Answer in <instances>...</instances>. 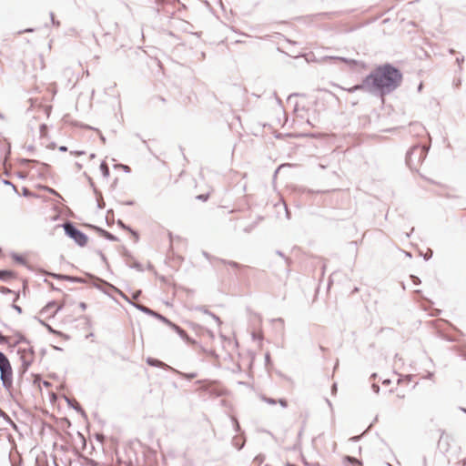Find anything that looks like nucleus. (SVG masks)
<instances>
[{"mask_svg": "<svg viewBox=\"0 0 466 466\" xmlns=\"http://www.w3.org/2000/svg\"><path fill=\"white\" fill-rule=\"evenodd\" d=\"M347 460L349 461H350V462H353V463H360L357 459H354V458H351V457H347Z\"/></svg>", "mask_w": 466, "mask_h": 466, "instance_id": "17", "label": "nucleus"}, {"mask_svg": "<svg viewBox=\"0 0 466 466\" xmlns=\"http://www.w3.org/2000/svg\"><path fill=\"white\" fill-rule=\"evenodd\" d=\"M201 389L210 392L211 394H215L218 396L222 393V390L219 388L218 384L215 381L203 382Z\"/></svg>", "mask_w": 466, "mask_h": 466, "instance_id": "5", "label": "nucleus"}, {"mask_svg": "<svg viewBox=\"0 0 466 466\" xmlns=\"http://www.w3.org/2000/svg\"><path fill=\"white\" fill-rule=\"evenodd\" d=\"M67 303V298L64 297L62 300L48 302L42 309L40 314L45 318L54 317Z\"/></svg>", "mask_w": 466, "mask_h": 466, "instance_id": "3", "label": "nucleus"}, {"mask_svg": "<svg viewBox=\"0 0 466 466\" xmlns=\"http://www.w3.org/2000/svg\"><path fill=\"white\" fill-rule=\"evenodd\" d=\"M79 306L81 307L82 310H85V309H86V304H85V303L81 302V303L79 304Z\"/></svg>", "mask_w": 466, "mask_h": 466, "instance_id": "18", "label": "nucleus"}, {"mask_svg": "<svg viewBox=\"0 0 466 466\" xmlns=\"http://www.w3.org/2000/svg\"><path fill=\"white\" fill-rule=\"evenodd\" d=\"M463 466H466V460H465V461H464V462H463Z\"/></svg>", "mask_w": 466, "mask_h": 466, "instance_id": "21", "label": "nucleus"}, {"mask_svg": "<svg viewBox=\"0 0 466 466\" xmlns=\"http://www.w3.org/2000/svg\"><path fill=\"white\" fill-rule=\"evenodd\" d=\"M209 197V194H202V195H198L197 198L200 200H203V201H206Z\"/></svg>", "mask_w": 466, "mask_h": 466, "instance_id": "12", "label": "nucleus"}, {"mask_svg": "<svg viewBox=\"0 0 466 466\" xmlns=\"http://www.w3.org/2000/svg\"><path fill=\"white\" fill-rule=\"evenodd\" d=\"M35 62H37V66H35V67L36 69H43L45 67V63H44V59L42 56H38L36 59H35Z\"/></svg>", "mask_w": 466, "mask_h": 466, "instance_id": "10", "label": "nucleus"}, {"mask_svg": "<svg viewBox=\"0 0 466 466\" xmlns=\"http://www.w3.org/2000/svg\"><path fill=\"white\" fill-rule=\"evenodd\" d=\"M172 327L174 328V329L184 339H188V336L187 334L186 333V331L184 329H182L181 328H179L178 326L173 324Z\"/></svg>", "mask_w": 466, "mask_h": 466, "instance_id": "8", "label": "nucleus"}, {"mask_svg": "<svg viewBox=\"0 0 466 466\" xmlns=\"http://www.w3.org/2000/svg\"><path fill=\"white\" fill-rule=\"evenodd\" d=\"M23 194H24L25 196H28V197H33V196H35V195H34L32 192H30L27 188H24V189H23Z\"/></svg>", "mask_w": 466, "mask_h": 466, "instance_id": "14", "label": "nucleus"}, {"mask_svg": "<svg viewBox=\"0 0 466 466\" xmlns=\"http://www.w3.org/2000/svg\"><path fill=\"white\" fill-rule=\"evenodd\" d=\"M45 188H46L48 192H50L51 194H54V195H56V196L59 197V198H61V197H60V195H59L56 191H55L54 189H52V188H50V187H46Z\"/></svg>", "mask_w": 466, "mask_h": 466, "instance_id": "15", "label": "nucleus"}, {"mask_svg": "<svg viewBox=\"0 0 466 466\" xmlns=\"http://www.w3.org/2000/svg\"><path fill=\"white\" fill-rule=\"evenodd\" d=\"M66 233L72 238L78 245L85 246L87 243V237L76 228L72 224L66 223L64 225Z\"/></svg>", "mask_w": 466, "mask_h": 466, "instance_id": "4", "label": "nucleus"}, {"mask_svg": "<svg viewBox=\"0 0 466 466\" xmlns=\"http://www.w3.org/2000/svg\"><path fill=\"white\" fill-rule=\"evenodd\" d=\"M147 362L150 364V365H154V366H159L161 365L162 363L158 360H148Z\"/></svg>", "mask_w": 466, "mask_h": 466, "instance_id": "13", "label": "nucleus"}, {"mask_svg": "<svg viewBox=\"0 0 466 466\" xmlns=\"http://www.w3.org/2000/svg\"><path fill=\"white\" fill-rule=\"evenodd\" d=\"M46 127L45 125H42L41 126V131L42 133H45L46 132Z\"/></svg>", "mask_w": 466, "mask_h": 466, "instance_id": "19", "label": "nucleus"}, {"mask_svg": "<svg viewBox=\"0 0 466 466\" xmlns=\"http://www.w3.org/2000/svg\"><path fill=\"white\" fill-rule=\"evenodd\" d=\"M0 371L3 384L6 387L10 386L12 383L13 370L10 361L2 352H0Z\"/></svg>", "mask_w": 466, "mask_h": 466, "instance_id": "2", "label": "nucleus"}, {"mask_svg": "<svg viewBox=\"0 0 466 466\" xmlns=\"http://www.w3.org/2000/svg\"><path fill=\"white\" fill-rule=\"evenodd\" d=\"M398 396H399V397H400V398H404V396H405V395H404V394H399V393H398Z\"/></svg>", "mask_w": 466, "mask_h": 466, "instance_id": "20", "label": "nucleus"}, {"mask_svg": "<svg viewBox=\"0 0 466 466\" xmlns=\"http://www.w3.org/2000/svg\"><path fill=\"white\" fill-rule=\"evenodd\" d=\"M42 385H43L44 387H46V388H48L51 384H50V382H48V381H46V380H45V381H43V382H42V384H41V383H39V385H38V386H39V388H40V389H42Z\"/></svg>", "mask_w": 466, "mask_h": 466, "instance_id": "16", "label": "nucleus"}, {"mask_svg": "<svg viewBox=\"0 0 466 466\" xmlns=\"http://www.w3.org/2000/svg\"><path fill=\"white\" fill-rule=\"evenodd\" d=\"M221 263L224 265V266H227V267H230L234 269H237V270H240L244 268L243 265L236 262V261H232V260H221Z\"/></svg>", "mask_w": 466, "mask_h": 466, "instance_id": "6", "label": "nucleus"}, {"mask_svg": "<svg viewBox=\"0 0 466 466\" xmlns=\"http://www.w3.org/2000/svg\"><path fill=\"white\" fill-rule=\"evenodd\" d=\"M402 76L395 67L385 65L376 68L367 78L366 84L372 85L382 92L396 88L401 82Z\"/></svg>", "mask_w": 466, "mask_h": 466, "instance_id": "1", "label": "nucleus"}, {"mask_svg": "<svg viewBox=\"0 0 466 466\" xmlns=\"http://www.w3.org/2000/svg\"><path fill=\"white\" fill-rule=\"evenodd\" d=\"M30 163H36L35 160H30V159H26V158H21L19 159V164L23 167H25L27 166L28 164Z\"/></svg>", "mask_w": 466, "mask_h": 466, "instance_id": "11", "label": "nucleus"}, {"mask_svg": "<svg viewBox=\"0 0 466 466\" xmlns=\"http://www.w3.org/2000/svg\"><path fill=\"white\" fill-rule=\"evenodd\" d=\"M99 169L103 175L104 177H107L109 176V168H108V166L107 164L103 161L100 166H99Z\"/></svg>", "mask_w": 466, "mask_h": 466, "instance_id": "7", "label": "nucleus"}, {"mask_svg": "<svg viewBox=\"0 0 466 466\" xmlns=\"http://www.w3.org/2000/svg\"><path fill=\"white\" fill-rule=\"evenodd\" d=\"M13 277V273L8 270H0V279H6Z\"/></svg>", "mask_w": 466, "mask_h": 466, "instance_id": "9", "label": "nucleus"}]
</instances>
